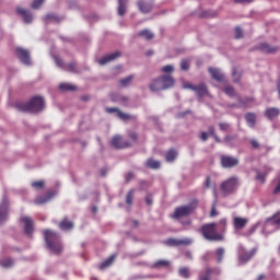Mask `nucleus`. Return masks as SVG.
Wrapping results in <instances>:
<instances>
[{
    "mask_svg": "<svg viewBox=\"0 0 280 280\" xmlns=\"http://www.w3.org/2000/svg\"><path fill=\"white\" fill-rule=\"evenodd\" d=\"M150 90L152 92H159V91H163L164 90V85L160 79H153L152 83L150 84Z\"/></svg>",
    "mask_w": 280,
    "mask_h": 280,
    "instance_id": "nucleus-23",
    "label": "nucleus"
},
{
    "mask_svg": "<svg viewBox=\"0 0 280 280\" xmlns=\"http://www.w3.org/2000/svg\"><path fill=\"white\" fill-rule=\"evenodd\" d=\"M248 223V220L246 218H240L235 217L233 219V226L235 231H242Z\"/></svg>",
    "mask_w": 280,
    "mask_h": 280,
    "instance_id": "nucleus-15",
    "label": "nucleus"
},
{
    "mask_svg": "<svg viewBox=\"0 0 280 280\" xmlns=\"http://www.w3.org/2000/svg\"><path fill=\"white\" fill-rule=\"evenodd\" d=\"M177 158V152L175 150H170L167 153H166V161L168 163L173 162L175 159Z\"/></svg>",
    "mask_w": 280,
    "mask_h": 280,
    "instance_id": "nucleus-38",
    "label": "nucleus"
},
{
    "mask_svg": "<svg viewBox=\"0 0 280 280\" xmlns=\"http://www.w3.org/2000/svg\"><path fill=\"white\" fill-rule=\"evenodd\" d=\"M110 144L115 148V149H126L131 147V144L127 141H124V139L120 136H115L112 141Z\"/></svg>",
    "mask_w": 280,
    "mask_h": 280,
    "instance_id": "nucleus-11",
    "label": "nucleus"
},
{
    "mask_svg": "<svg viewBox=\"0 0 280 280\" xmlns=\"http://www.w3.org/2000/svg\"><path fill=\"white\" fill-rule=\"evenodd\" d=\"M198 203L199 201L194 199L189 205L176 208L173 217L179 219L191 214L197 209Z\"/></svg>",
    "mask_w": 280,
    "mask_h": 280,
    "instance_id": "nucleus-4",
    "label": "nucleus"
},
{
    "mask_svg": "<svg viewBox=\"0 0 280 280\" xmlns=\"http://www.w3.org/2000/svg\"><path fill=\"white\" fill-rule=\"evenodd\" d=\"M238 187V179L236 177H231L221 184V191L224 195L233 194Z\"/></svg>",
    "mask_w": 280,
    "mask_h": 280,
    "instance_id": "nucleus-5",
    "label": "nucleus"
},
{
    "mask_svg": "<svg viewBox=\"0 0 280 280\" xmlns=\"http://www.w3.org/2000/svg\"><path fill=\"white\" fill-rule=\"evenodd\" d=\"M164 243L167 246H179V245H189L191 244V241L188 238H184V240L168 238Z\"/></svg>",
    "mask_w": 280,
    "mask_h": 280,
    "instance_id": "nucleus-17",
    "label": "nucleus"
},
{
    "mask_svg": "<svg viewBox=\"0 0 280 280\" xmlns=\"http://www.w3.org/2000/svg\"><path fill=\"white\" fill-rule=\"evenodd\" d=\"M210 183H211V180H210V177L208 176L206 179V184H205L207 188L210 187Z\"/></svg>",
    "mask_w": 280,
    "mask_h": 280,
    "instance_id": "nucleus-61",
    "label": "nucleus"
},
{
    "mask_svg": "<svg viewBox=\"0 0 280 280\" xmlns=\"http://www.w3.org/2000/svg\"><path fill=\"white\" fill-rule=\"evenodd\" d=\"M280 115V110L278 108H268L266 112H265V116L272 120L275 118H277L278 116Z\"/></svg>",
    "mask_w": 280,
    "mask_h": 280,
    "instance_id": "nucleus-28",
    "label": "nucleus"
},
{
    "mask_svg": "<svg viewBox=\"0 0 280 280\" xmlns=\"http://www.w3.org/2000/svg\"><path fill=\"white\" fill-rule=\"evenodd\" d=\"M200 139H201L202 141H207V140H208V133L202 132L201 136H200Z\"/></svg>",
    "mask_w": 280,
    "mask_h": 280,
    "instance_id": "nucleus-59",
    "label": "nucleus"
},
{
    "mask_svg": "<svg viewBox=\"0 0 280 280\" xmlns=\"http://www.w3.org/2000/svg\"><path fill=\"white\" fill-rule=\"evenodd\" d=\"M138 9L143 14L150 13L153 9V0H138Z\"/></svg>",
    "mask_w": 280,
    "mask_h": 280,
    "instance_id": "nucleus-8",
    "label": "nucleus"
},
{
    "mask_svg": "<svg viewBox=\"0 0 280 280\" xmlns=\"http://www.w3.org/2000/svg\"><path fill=\"white\" fill-rule=\"evenodd\" d=\"M185 88L195 91L199 97L208 94V90L205 83H200V85H191L190 83H188L187 85H185Z\"/></svg>",
    "mask_w": 280,
    "mask_h": 280,
    "instance_id": "nucleus-13",
    "label": "nucleus"
},
{
    "mask_svg": "<svg viewBox=\"0 0 280 280\" xmlns=\"http://www.w3.org/2000/svg\"><path fill=\"white\" fill-rule=\"evenodd\" d=\"M118 57H120V52H119V50H116V52H110L109 55H105L104 57H102V59H100L98 63L101 66H104L107 62H110V61L117 59Z\"/></svg>",
    "mask_w": 280,
    "mask_h": 280,
    "instance_id": "nucleus-20",
    "label": "nucleus"
},
{
    "mask_svg": "<svg viewBox=\"0 0 280 280\" xmlns=\"http://www.w3.org/2000/svg\"><path fill=\"white\" fill-rule=\"evenodd\" d=\"M31 186L35 189H43V188H45V182H43V180L33 182Z\"/></svg>",
    "mask_w": 280,
    "mask_h": 280,
    "instance_id": "nucleus-46",
    "label": "nucleus"
},
{
    "mask_svg": "<svg viewBox=\"0 0 280 280\" xmlns=\"http://www.w3.org/2000/svg\"><path fill=\"white\" fill-rule=\"evenodd\" d=\"M215 272L214 269L208 268L199 275V280H209L211 273Z\"/></svg>",
    "mask_w": 280,
    "mask_h": 280,
    "instance_id": "nucleus-31",
    "label": "nucleus"
},
{
    "mask_svg": "<svg viewBox=\"0 0 280 280\" xmlns=\"http://www.w3.org/2000/svg\"><path fill=\"white\" fill-rule=\"evenodd\" d=\"M200 233L207 241H211V242H223L224 241V235L217 231L215 223L203 224L200 229Z\"/></svg>",
    "mask_w": 280,
    "mask_h": 280,
    "instance_id": "nucleus-3",
    "label": "nucleus"
},
{
    "mask_svg": "<svg viewBox=\"0 0 280 280\" xmlns=\"http://www.w3.org/2000/svg\"><path fill=\"white\" fill-rule=\"evenodd\" d=\"M145 202H147L148 206L152 205L153 200H152V196L150 194L147 195Z\"/></svg>",
    "mask_w": 280,
    "mask_h": 280,
    "instance_id": "nucleus-53",
    "label": "nucleus"
},
{
    "mask_svg": "<svg viewBox=\"0 0 280 280\" xmlns=\"http://www.w3.org/2000/svg\"><path fill=\"white\" fill-rule=\"evenodd\" d=\"M180 69L187 71L189 69V61L187 59H183L180 63Z\"/></svg>",
    "mask_w": 280,
    "mask_h": 280,
    "instance_id": "nucleus-49",
    "label": "nucleus"
},
{
    "mask_svg": "<svg viewBox=\"0 0 280 280\" xmlns=\"http://www.w3.org/2000/svg\"><path fill=\"white\" fill-rule=\"evenodd\" d=\"M265 279V276L264 275H260L257 280H264Z\"/></svg>",
    "mask_w": 280,
    "mask_h": 280,
    "instance_id": "nucleus-63",
    "label": "nucleus"
},
{
    "mask_svg": "<svg viewBox=\"0 0 280 280\" xmlns=\"http://www.w3.org/2000/svg\"><path fill=\"white\" fill-rule=\"evenodd\" d=\"M217 224V231L219 233H222L224 235V233L226 232V228H228V221L226 219H221Z\"/></svg>",
    "mask_w": 280,
    "mask_h": 280,
    "instance_id": "nucleus-29",
    "label": "nucleus"
},
{
    "mask_svg": "<svg viewBox=\"0 0 280 280\" xmlns=\"http://www.w3.org/2000/svg\"><path fill=\"white\" fill-rule=\"evenodd\" d=\"M243 36H244V33H243L242 28H240V26H236V28H235V39L243 38Z\"/></svg>",
    "mask_w": 280,
    "mask_h": 280,
    "instance_id": "nucleus-47",
    "label": "nucleus"
},
{
    "mask_svg": "<svg viewBox=\"0 0 280 280\" xmlns=\"http://www.w3.org/2000/svg\"><path fill=\"white\" fill-rule=\"evenodd\" d=\"M138 36H139V37H143V38L147 39V40H151V39H153V37H154L153 33H150V32L148 31V28H144V31H140V32L138 33Z\"/></svg>",
    "mask_w": 280,
    "mask_h": 280,
    "instance_id": "nucleus-33",
    "label": "nucleus"
},
{
    "mask_svg": "<svg viewBox=\"0 0 280 280\" xmlns=\"http://www.w3.org/2000/svg\"><path fill=\"white\" fill-rule=\"evenodd\" d=\"M232 77H233V81L235 83L240 82L241 77H242V72H240V70H237V68H233L232 70Z\"/></svg>",
    "mask_w": 280,
    "mask_h": 280,
    "instance_id": "nucleus-39",
    "label": "nucleus"
},
{
    "mask_svg": "<svg viewBox=\"0 0 280 280\" xmlns=\"http://www.w3.org/2000/svg\"><path fill=\"white\" fill-rule=\"evenodd\" d=\"M235 3H252L254 0H234Z\"/></svg>",
    "mask_w": 280,
    "mask_h": 280,
    "instance_id": "nucleus-56",
    "label": "nucleus"
},
{
    "mask_svg": "<svg viewBox=\"0 0 280 280\" xmlns=\"http://www.w3.org/2000/svg\"><path fill=\"white\" fill-rule=\"evenodd\" d=\"M279 192H280V178H279V183H278L277 187L273 190L275 195H278Z\"/></svg>",
    "mask_w": 280,
    "mask_h": 280,
    "instance_id": "nucleus-57",
    "label": "nucleus"
},
{
    "mask_svg": "<svg viewBox=\"0 0 280 280\" xmlns=\"http://www.w3.org/2000/svg\"><path fill=\"white\" fill-rule=\"evenodd\" d=\"M133 195H135V190L131 189L128 194H127V197H126V203L128 206H131L132 202H133Z\"/></svg>",
    "mask_w": 280,
    "mask_h": 280,
    "instance_id": "nucleus-44",
    "label": "nucleus"
},
{
    "mask_svg": "<svg viewBox=\"0 0 280 280\" xmlns=\"http://www.w3.org/2000/svg\"><path fill=\"white\" fill-rule=\"evenodd\" d=\"M44 238H45L47 247L52 253H55L56 255H59L60 253H62V243L60 242L59 233H56L51 230H45Z\"/></svg>",
    "mask_w": 280,
    "mask_h": 280,
    "instance_id": "nucleus-1",
    "label": "nucleus"
},
{
    "mask_svg": "<svg viewBox=\"0 0 280 280\" xmlns=\"http://www.w3.org/2000/svg\"><path fill=\"white\" fill-rule=\"evenodd\" d=\"M20 222L24 224V233L27 235H32L34 232V220L30 217H22Z\"/></svg>",
    "mask_w": 280,
    "mask_h": 280,
    "instance_id": "nucleus-9",
    "label": "nucleus"
},
{
    "mask_svg": "<svg viewBox=\"0 0 280 280\" xmlns=\"http://www.w3.org/2000/svg\"><path fill=\"white\" fill-rule=\"evenodd\" d=\"M209 72L212 79L217 80L218 82L223 81L224 74H222L221 70H219L218 68H209Z\"/></svg>",
    "mask_w": 280,
    "mask_h": 280,
    "instance_id": "nucleus-27",
    "label": "nucleus"
},
{
    "mask_svg": "<svg viewBox=\"0 0 280 280\" xmlns=\"http://www.w3.org/2000/svg\"><path fill=\"white\" fill-rule=\"evenodd\" d=\"M272 171V168L270 167H265L264 170L259 171L256 170V177L255 180L259 182L261 185H264L266 183V178L269 175V173Z\"/></svg>",
    "mask_w": 280,
    "mask_h": 280,
    "instance_id": "nucleus-12",
    "label": "nucleus"
},
{
    "mask_svg": "<svg viewBox=\"0 0 280 280\" xmlns=\"http://www.w3.org/2000/svg\"><path fill=\"white\" fill-rule=\"evenodd\" d=\"M178 273L180 277L185 278V279H188L190 277V271L187 267H182L179 270H178Z\"/></svg>",
    "mask_w": 280,
    "mask_h": 280,
    "instance_id": "nucleus-40",
    "label": "nucleus"
},
{
    "mask_svg": "<svg viewBox=\"0 0 280 280\" xmlns=\"http://www.w3.org/2000/svg\"><path fill=\"white\" fill-rule=\"evenodd\" d=\"M115 259V256H110L107 260L103 261L101 265H100V270H104L106 269L107 267H109L113 261Z\"/></svg>",
    "mask_w": 280,
    "mask_h": 280,
    "instance_id": "nucleus-35",
    "label": "nucleus"
},
{
    "mask_svg": "<svg viewBox=\"0 0 280 280\" xmlns=\"http://www.w3.org/2000/svg\"><path fill=\"white\" fill-rule=\"evenodd\" d=\"M245 119H246V121H247V124H248V126H249L250 128H254V127H255V125H256V116H255V114L248 113V114L245 116Z\"/></svg>",
    "mask_w": 280,
    "mask_h": 280,
    "instance_id": "nucleus-32",
    "label": "nucleus"
},
{
    "mask_svg": "<svg viewBox=\"0 0 280 280\" xmlns=\"http://www.w3.org/2000/svg\"><path fill=\"white\" fill-rule=\"evenodd\" d=\"M55 62L56 65L69 72L75 73L78 72V70H75V63H68V66H65V61H62V59H60V57H55Z\"/></svg>",
    "mask_w": 280,
    "mask_h": 280,
    "instance_id": "nucleus-14",
    "label": "nucleus"
},
{
    "mask_svg": "<svg viewBox=\"0 0 280 280\" xmlns=\"http://www.w3.org/2000/svg\"><path fill=\"white\" fill-rule=\"evenodd\" d=\"M257 253V249L254 248L250 252H244L240 255V261L241 262H247L248 260H250L254 255Z\"/></svg>",
    "mask_w": 280,
    "mask_h": 280,
    "instance_id": "nucleus-26",
    "label": "nucleus"
},
{
    "mask_svg": "<svg viewBox=\"0 0 280 280\" xmlns=\"http://www.w3.org/2000/svg\"><path fill=\"white\" fill-rule=\"evenodd\" d=\"M73 222L70 221L69 219L65 218L63 220L60 221L59 223V229L61 231H71L73 230Z\"/></svg>",
    "mask_w": 280,
    "mask_h": 280,
    "instance_id": "nucleus-24",
    "label": "nucleus"
},
{
    "mask_svg": "<svg viewBox=\"0 0 280 280\" xmlns=\"http://www.w3.org/2000/svg\"><path fill=\"white\" fill-rule=\"evenodd\" d=\"M16 13L23 18L25 23H32L33 18H32L30 11H27V9L18 7Z\"/></svg>",
    "mask_w": 280,
    "mask_h": 280,
    "instance_id": "nucleus-21",
    "label": "nucleus"
},
{
    "mask_svg": "<svg viewBox=\"0 0 280 280\" xmlns=\"http://www.w3.org/2000/svg\"><path fill=\"white\" fill-rule=\"evenodd\" d=\"M59 89L61 91H75V85H72L71 83H60Z\"/></svg>",
    "mask_w": 280,
    "mask_h": 280,
    "instance_id": "nucleus-36",
    "label": "nucleus"
},
{
    "mask_svg": "<svg viewBox=\"0 0 280 280\" xmlns=\"http://www.w3.org/2000/svg\"><path fill=\"white\" fill-rule=\"evenodd\" d=\"M129 138L131 139V141L136 142L138 139V136L135 132H130Z\"/></svg>",
    "mask_w": 280,
    "mask_h": 280,
    "instance_id": "nucleus-54",
    "label": "nucleus"
},
{
    "mask_svg": "<svg viewBox=\"0 0 280 280\" xmlns=\"http://www.w3.org/2000/svg\"><path fill=\"white\" fill-rule=\"evenodd\" d=\"M173 71H174L173 66H164L162 68V72H164V73H172Z\"/></svg>",
    "mask_w": 280,
    "mask_h": 280,
    "instance_id": "nucleus-52",
    "label": "nucleus"
},
{
    "mask_svg": "<svg viewBox=\"0 0 280 280\" xmlns=\"http://www.w3.org/2000/svg\"><path fill=\"white\" fill-rule=\"evenodd\" d=\"M106 112L108 114H113V113H116L117 116L124 120V121H127V120H136V117L135 116H130V115H127V114H124L121 113L119 109L117 108H106Z\"/></svg>",
    "mask_w": 280,
    "mask_h": 280,
    "instance_id": "nucleus-16",
    "label": "nucleus"
},
{
    "mask_svg": "<svg viewBox=\"0 0 280 280\" xmlns=\"http://www.w3.org/2000/svg\"><path fill=\"white\" fill-rule=\"evenodd\" d=\"M9 208H10V201H8V199H3L0 205V224H3V222L8 220Z\"/></svg>",
    "mask_w": 280,
    "mask_h": 280,
    "instance_id": "nucleus-10",
    "label": "nucleus"
},
{
    "mask_svg": "<svg viewBox=\"0 0 280 280\" xmlns=\"http://www.w3.org/2000/svg\"><path fill=\"white\" fill-rule=\"evenodd\" d=\"M161 166L159 161H154L152 159H149L147 161V167L151 168V170H159Z\"/></svg>",
    "mask_w": 280,
    "mask_h": 280,
    "instance_id": "nucleus-34",
    "label": "nucleus"
},
{
    "mask_svg": "<svg viewBox=\"0 0 280 280\" xmlns=\"http://www.w3.org/2000/svg\"><path fill=\"white\" fill-rule=\"evenodd\" d=\"M129 0H118L117 12L119 16H124L127 12Z\"/></svg>",
    "mask_w": 280,
    "mask_h": 280,
    "instance_id": "nucleus-25",
    "label": "nucleus"
},
{
    "mask_svg": "<svg viewBox=\"0 0 280 280\" xmlns=\"http://www.w3.org/2000/svg\"><path fill=\"white\" fill-rule=\"evenodd\" d=\"M257 49L260 50L262 54H268V55L276 54L278 51L277 46H270V44H266V43L259 44Z\"/></svg>",
    "mask_w": 280,
    "mask_h": 280,
    "instance_id": "nucleus-18",
    "label": "nucleus"
},
{
    "mask_svg": "<svg viewBox=\"0 0 280 280\" xmlns=\"http://www.w3.org/2000/svg\"><path fill=\"white\" fill-rule=\"evenodd\" d=\"M160 80L163 84L164 90L171 89L175 83L173 77H170V74H164L163 77H160Z\"/></svg>",
    "mask_w": 280,
    "mask_h": 280,
    "instance_id": "nucleus-22",
    "label": "nucleus"
},
{
    "mask_svg": "<svg viewBox=\"0 0 280 280\" xmlns=\"http://www.w3.org/2000/svg\"><path fill=\"white\" fill-rule=\"evenodd\" d=\"M56 196L55 191H48L45 196L37 197L35 199V203L40 206L49 202L50 199H52Z\"/></svg>",
    "mask_w": 280,
    "mask_h": 280,
    "instance_id": "nucleus-19",
    "label": "nucleus"
},
{
    "mask_svg": "<svg viewBox=\"0 0 280 280\" xmlns=\"http://www.w3.org/2000/svg\"><path fill=\"white\" fill-rule=\"evenodd\" d=\"M218 214V212L214 210V208L211 210V213H210V215L211 217H215Z\"/></svg>",
    "mask_w": 280,
    "mask_h": 280,
    "instance_id": "nucleus-62",
    "label": "nucleus"
},
{
    "mask_svg": "<svg viewBox=\"0 0 280 280\" xmlns=\"http://www.w3.org/2000/svg\"><path fill=\"white\" fill-rule=\"evenodd\" d=\"M278 92H279V95H280V78H279V81H278Z\"/></svg>",
    "mask_w": 280,
    "mask_h": 280,
    "instance_id": "nucleus-64",
    "label": "nucleus"
},
{
    "mask_svg": "<svg viewBox=\"0 0 280 280\" xmlns=\"http://www.w3.org/2000/svg\"><path fill=\"white\" fill-rule=\"evenodd\" d=\"M156 267H168L170 266V261L167 260H159L156 264H155Z\"/></svg>",
    "mask_w": 280,
    "mask_h": 280,
    "instance_id": "nucleus-50",
    "label": "nucleus"
},
{
    "mask_svg": "<svg viewBox=\"0 0 280 280\" xmlns=\"http://www.w3.org/2000/svg\"><path fill=\"white\" fill-rule=\"evenodd\" d=\"M249 143H250L252 148L255 149V150H258L260 148L259 142L257 140H255V139H252L249 141Z\"/></svg>",
    "mask_w": 280,
    "mask_h": 280,
    "instance_id": "nucleus-51",
    "label": "nucleus"
},
{
    "mask_svg": "<svg viewBox=\"0 0 280 280\" xmlns=\"http://www.w3.org/2000/svg\"><path fill=\"white\" fill-rule=\"evenodd\" d=\"M46 21H52V22H57L59 23L60 21H62L61 18H59L58 15H55L54 13H48V15H46Z\"/></svg>",
    "mask_w": 280,
    "mask_h": 280,
    "instance_id": "nucleus-43",
    "label": "nucleus"
},
{
    "mask_svg": "<svg viewBox=\"0 0 280 280\" xmlns=\"http://www.w3.org/2000/svg\"><path fill=\"white\" fill-rule=\"evenodd\" d=\"M15 107L20 112L40 113L45 109V100L43 96H33L27 104H18Z\"/></svg>",
    "mask_w": 280,
    "mask_h": 280,
    "instance_id": "nucleus-2",
    "label": "nucleus"
},
{
    "mask_svg": "<svg viewBox=\"0 0 280 280\" xmlns=\"http://www.w3.org/2000/svg\"><path fill=\"white\" fill-rule=\"evenodd\" d=\"M16 57L20 61L26 66L32 65V59L30 57V50H25V48H18L15 50Z\"/></svg>",
    "mask_w": 280,
    "mask_h": 280,
    "instance_id": "nucleus-6",
    "label": "nucleus"
},
{
    "mask_svg": "<svg viewBox=\"0 0 280 280\" xmlns=\"http://www.w3.org/2000/svg\"><path fill=\"white\" fill-rule=\"evenodd\" d=\"M273 226L280 228V213L275 214L272 218L268 220Z\"/></svg>",
    "mask_w": 280,
    "mask_h": 280,
    "instance_id": "nucleus-37",
    "label": "nucleus"
},
{
    "mask_svg": "<svg viewBox=\"0 0 280 280\" xmlns=\"http://www.w3.org/2000/svg\"><path fill=\"white\" fill-rule=\"evenodd\" d=\"M224 254H225V249L223 247H219L215 250V259L218 264H221L223 261Z\"/></svg>",
    "mask_w": 280,
    "mask_h": 280,
    "instance_id": "nucleus-30",
    "label": "nucleus"
},
{
    "mask_svg": "<svg viewBox=\"0 0 280 280\" xmlns=\"http://www.w3.org/2000/svg\"><path fill=\"white\" fill-rule=\"evenodd\" d=\"M209 135L212 136V137L215 135V131H214L213 127H209Z\"/></svg>",
    "mask_w": 280,
    "mask_h": 280,
    "instance_id": "nucleus-60",
    "label": "nucleus"
},
{
    "mask_svg": "<svg viewBox=\"0 0 280 280\" xmlns=\"http://www.w3.org/2000/svg\"><path fill=\"white\" fill-rule=\"evenodd\" d=\"M221 165L224 168H232L238 165V160L233 156L222 155L221 156Z\"/></svg>",
    "mask_w": 280,
    "mask_h": 280,
    "instance_id": "nucleus-7",
    "label": "nucleus"
},
{
    "mask_svg": "<svg viewBox=\"0 0 280 280\" xmlns=\"http://www.w3.org/2000/svg\"><path fill=\"white\" fill-rule=\"evenodd\" d=\"M132 80H133V77H132V74H130L129 77H126L125 79H120L119 84H120V86H128Z\"/></svg>",
    "mask_w": 280,
    "mask_h": 280,
    "instance_id": "nucleus-41",
    "label": "nucleus"
},
{
    "mask_svg": "<svg viewBox=\"0 0 280 280\" xmlns=\"http://www.w3.org/2000/svg\"><path fill=\"white\" fill-rule=\"evenodd\" d=\"M219 127H220V129L222 131H226L229 129V125L228 124H220Z\"/></svg>",
    "mask_w": 280,
    "mask_h": 280,
    "instance_id": "nucleus-55",
    "label": "nucleus"
},
{
    "mask_svg": "<svg viewBox=\"0 0 280 280\" xmlns=\"http://www.w3.org/2000/svg\"><path fill=\"white\" fill-rule=\"evenodd\" d=\"M224 93L230 97H234L236 95V92L232 85H226V88H224Z\"/></svg>",
    "mask_w": 280,
    "mask_h": 280,
    "instance_id": "nucleus-42",
    "label": "nucleus"
},
{
    "mask_svg": "<svg viewBox=\"0 0 280 280\" xmlns=\"http://www.w3.org/2000/svg\"><path fill=\"white\" fill-rule=\"evenodd\" d=\"M133 177V174L131 172H129L126 176V182L129 183Z\"/></svg>",
    "mask_w": 280,
    "mask_h": 280,
    "instance_id": "nucleus-58",
    "label": "nucleus"
},
{
    "mask_svg": "<svg viewBox=\"0 0 280 280\" xmlns=\"http://www.w3.org/2000/svg\"><path fill=\"white\" fill-rule=\"evenodd\" d=\"M44 2H45V0H34L32 3V8L35 10L39 9V7H42Z\"/></svg>",
    "mask_w": 280,
    "mask_h": 280,
    "instance_id": "nucleus-48",
    "label": "nucleus"
},
{
    "mask_svg": "<svg viewBox=\"0 0 280 280\" xmlns=\"http://www.w3.org/2000/svg\"><path fill=\"white\" fill-rule=\"evenodd\" d=\"M0 265L4 268H10L12 265H14V260L12 259H3L0 261Z\"/></svg>",
    "mask_w": 280,
    "mask_h": 280,
    "instance_id": "nucleus-45",
    "label": "nucleus"
}]
</instances>
